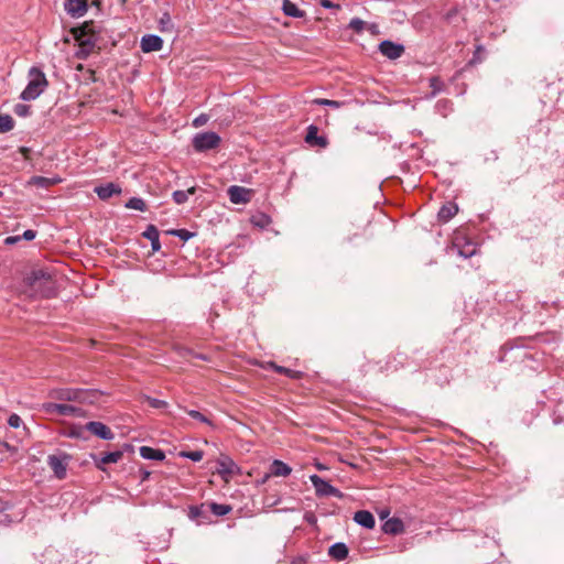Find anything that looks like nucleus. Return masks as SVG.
<instances>
[{"instance_id": "obj_51", "label": "nucleus", "mask_w": 564, "mask_h": 564, "mask_svg": "<svg viewBox=\"0 0 564 564\" xmlns=\"http://www.w3.org/2000/svg\"><path fill=\"white\" fill-rule=\"evenodd\" d=\"M19 151L26 158L30 152V149L25 148V147H21Z\"/></svg>"}, {"instance_id": "obj_13", "label": "nucleus", "mask_w": 564, "mask_h": 564, "mask_svg": "<svg viewBox=\"0 0 564 564\" xmlns=\"http://www.w3.org/2000/svg\"><path fill=\"white\" fill-rule=\"evenodd\" d=\"M76 402L94 404L100 399L101 392L96 389H76Z\"/></svg>"}, {"instance_id": "obj_11", "label": "nucleus", "mask_w": 564, "mask_h": 564, "mask_svg": "<svg viewBox=\"0 0 564 564\" xmlns=\"http://www.w3.org/2000/svg\"><path fill=\"white\" fill-rule=\"evenodd\" d=\"M64 7L65 11L73 18H80L88 10L87 0H66Z\"/></svg>"}, {"instance_id": "obj_43", "label": "nucleus", "mask_w": 564, "mask_h": 564, "mask_svg": "<svg viewBox=\"0 0 564 564\" xmlns=\"http://www.w3.org/2000/svg\"><path fill=\"white\" fill-rule=\"evenodd\" d=\"M314 102L321 106H328L333 108H339L343 105L340 101L330 99H315Z\"/></svg>"}, {"instance_id": "obj_22", "label": "nucleus", "mask_w": 564, "mask_h": 564, "mask_svg": "<svg viewBox=\"0 0 564 564\" xmlns=\"http://www.w3.org/2000/svg\"><path fill=\"white\" fill-rule=\"evenodd\" d=\"M143 237L151 241V247L153 251H159L161 248L160 243V234L154 225H149L143 232Z\"/></svg>"}, {"instance_id": "obj_4", "label": "nucleus", "mask_w": 564, "mask_h": 564, "mask_svg": "<svg viewBox=\"0 0 564 564\" xmlns=\"http://www.w3.org/2000/svg\"><path fill=\"white\" fill-rule=\"evenodd\" d=\"M310 480L315 489L316 496L318 497H336L339 499L344 497V494L339 489L332 486L327 480L316 474L311 475Z\"/></svg>"}, {"instance_id": "obj_31", "label": "nucleus", "mask_w": 564, "mask_h": 564, "mask_svg": "<svg viewBox=\"0 0 564 564\" xmlns=\"http://www.w3.org/2000/svg\"><path fill=\"white\" fill-rule=\"evenodd\" d=\"M14 128V120L10 115H0V133H6Z\"/></svg>"}, {"instance_id": "obj_35", "label": "nucleus", "mask_w": 564, "mask_h": 564, "mask_svg": "<svg viewBox=\"0 0 564 564\" xmlns=\"http://www.w3.org/2000/svg\"><path fill=\"white\" fill-rule=\"evenodd\" d=\"M178 455L181 457L188 458L193 462H200L203 459L204 453H203V451H191V452L182 451V452H180Z\"/></svg>"}, {"instance_id": "obj_5", "label": "nucleus", "mask_w": 564, "mask_h": 564, "mask_svg": "<svg viewBox=\"0 0 564 564\" xmlns=\"http://www.w3.org/2000/svg\"><path fill=\"white\" fill-rule=\"evenodd\" d=\"M76 41L78 42V51L76 52V57L79 59H86L96 46L95 36L88 34L86 32V28H84L79 31L78 34H76Z\"/></svg>"}, {"instance_id": "obj_54", "label": "nucleus", "mask_w": 564, "mask_h": 564, "mask_svg": "<svg viewBox=\"0 0 564 564\" xmlns=\"http://www.w3.org/2000/svg\"><path fill=\"white\" fill-rule=\"evenodd\" d=\"M389 512H384V513H381V518L386 517V514H388Z\"/></svg>"}, {"instance_id": "obj_26", "label": "nucleus", "mask_w": 564, "mask_h": 564, "mask_svg": "<svg viewBox=\"0 0 564 564\" xmlns=\"http://www.w3.org/2000/svg\"><path fill=\"white\" fill-rule=\"evenodd\" d=\"M458 212V207L456 204H453V203H449V204H446V205H443L441 207V209L438 210V219L441 221H448L449 219H452Z\"/></svg>"}, {"instance_id": "obj_3", "label": "nucleus", "mask_w": 564, "mask_h": 564, "mask_svg": "<svg viewBox=\"0 0 564 564\" xmlns=\"http://www.w3.org/2000/svg\"><path fill=\"white\" fill-rule=\"evenodd\" d=\"M220 140L216 132L207 131L195 134L192 143L196 152H205L218 148Z\"/></svg>"}, {"instance_id": "obj_24", "label": "nucleus", "mask_w": 564, "mask_h": 564, "mask_svg": "<svg viewBox=\"0 0 564 564\" xmlns=\"http://www.w3.org/2000/svg\"><path fill=\"white\" fill-rule=\"evenodd\" d=\"M282 11L285 15L291 17V18H303L305 15V12L303 10H301L291 0H283Z\"/></svg>"}, {"instance_id": "obj_37", "label": "nucleus", "mask_w": 564, "mask_h": 564, "mask_svg": "<svg viewBox=\"0 0 564 564\" xmlns=\"http://www.w3.org/2000/svg\"><path fill=\"white\" fill-rule=\"evenodd\" d=\"M186 413L194 420H197L202 423H205V424H208V425H213L212 421L206 416L204 415L203 413H200L199 411H196V410H186Z\"/></svg>"}, {"instance_id": "obj_44", "label": "nucleus", "mask_w": 564, "mask_h": 564, "mask_svg": "<svg viewBox=\"0 0 564 564\" xmlns=\"http://www.w3.org/2000/svg\"><path fill=\"white\" fill-rule=\"evenodd\" d=\"M148 403L153 409H163L167 406V402L164 400L148 398Z\"/></svg>"}, {"instance_id": "obj_41", "label": "nucleus", "mask_w": 564, "mask_h": 564, "mask_svg": "<svg viewBox=\"0 0 564 564\" xmlns=\"http://www.w3.org/2000/svg\"><path fill=\"white\" fill-rule=\"evenodd\" d=\"M349 28L357 32V33H360L364 29H365V21H362L361 19L359 18H354L350 20L349 22Z\"/></svg>"}, {"instance_id": "obj_25", "label": "nucleus", "mask_w": 564, "mask_h": 564, "mask_svg": "<svg viewBox=\"0 0 564 564\" xmlns=\"http://www.w3.org/2000/svg\"><path fill=\"white\" fill-rule=\"evenodd\" d=\"M140 455L144 459H152V460H163L165 458V454L161 449H155L149 446H142L140 447Z\"/></svg>"}, {"instance_id": "obj_30", "label": "nucleus", "mask_w": 564, "mask_h": 564, "mask_svg": "<svg viewBox=\"0 0 564 564\" xmlns=\"http://www.w3.org/2000/svg\"><path fill=\"white\" fill-rule=\"evenodd\" d=\"M209 509H210V511L215 516L223 517V516L228 514L231 511L232 508L229 505H221V503H217V502H210L209 503Z\"/></svg>"}, {"instance_id": "obj_9", "label": "nucleus", "mask_w": 564, "mask_h": 564, "mask_svg": "<svg viewBox=\"0 0 564 564\" xmlns=\"http://www.w3.org/2000/svg\"><path fill=\"white\" fill-rule=\"evenodd\" d=\"M86 430L105 441H110L115 437L112 431L106 424L99 421L88 422L86 424Z\"/></svg>"}, {"instance_id": "obj_53", "label": "nucleus", "mask_w": 564, "mask_h": 564, "mask_svg": "<svg viewBox=\"0 0 564 564\" xmlns=\"http://www.w3.org/2000/svg\"><path fill=\"white\" fill-rule=\"evenodd\" d=\"M317 468L318 469H324V467L321 464L317 465Z\"/></svg>"}, {"instance_id": "obj_48", "label": "nucleus", "mask_w": 564, "mask_h": 564, "mask_svg": "<svg viewBox=\"0 0 564 564\" xmlns=\"http://www.w3.org/2000/svg\"><path fill=\"white\" fill-rule=\"evenodd\" d=\"M35 237H36V231H34L32 229H28L23 232L21 238L30 241V240H33Z\"/></svg>"}, {"instance_id": "obj_29", "label": "nucleus", "mask_w": 564, "mask_h": 564, "mask_svg": "<svg viewBox=\"0 0 564 564\" xmlns=\"http://www.w3.org/2000/svg\"><path fill=\"white\" fill-rule=\"evenodd\" d=\"M196 188L193 186L188 188L187 191H175L173 193V200L177 204H184L187 202L188 196L195 194Z\"/></svg>"}, {"instance_id": "obj_15", "label": "nucleus", "mask_w": 564, "mask_h": 564, "mask_svg": "<svg viewBox=\"0 0 564 564\" xmlns=\"http://www.w3.org/2000/svg\"><path fill=\"white\" fill-rule=\"evenodd\" d=\"M354 521L366 529H373L376 525L373 514L367 510H359L355 512Z\"/></svg>"}, {"instance_id": "obj_32", "label": "nucleus", "mask_w": 564, "mask_h": 564, "mask_svg": "<svg viewBox=\"0 0 564 564\" xmlns=\"http://www.w3.org/2000/svg\"><path fill=\"white\" fill-rule=\"evenodd\" d=\"M177 352L182 357H192V358L200 359V360H204V361H208L209 360L208 356L203 355V354L194 352L192 349L186 348V347H177Z\"/></svg>"}, {"instance_id": "obj_46", "label": "nucleus", "mask_w": 564, "mask_h": 564, "mask_svg": "<svg viewBox=\"0 0 564 564\" xmlns=\"http://www.w3.org/2000/svg\"><path fill=\"white\" fill-rule=\"evenodd\" d=\"M8 424L13 429H18L21 426L22 420L18 414L13 413L9 416Z\"/></svg>"}, {"instance_id": "obj_7", "label": "nucleus", "mask_w": 564, "mask_h": 564, "mask_svg": "<svg viewBox=\"0 0 564 564\" xmlns=\"http://www.w3.org/2000/svg\"><path fill=\"white\" fill-rule=\"evenodd\" d=\"M216 471L225 481H228L234 474L239 471V468L230 457L223 456L217 460Z\"/></svg>"}, {"instance_id": "obj_34", "label": "nucleus", "mask_w": 564, "mask_h": 564, "mask_svg": "<svg viewBox=\"0 0 564 564\" xmlns=\"http://www.w3.org/2000/svg\"><path fill=\"white\" fill-rule=\"evenodd\" d=\"M272 367L275 370V372L283 373V375H285V376H288V377H290L292 379H297L301 376L300 371H295V370H292V369H289V368H285V367H282V366H278V365L272 364Z\"/></svg>"}, {"instance_id": "obj_8", "label": "nucleus", "mask_w": 564, "mask_h": 564, "mask_svg": "<svg viewBox=\"0 0 564 564\" xmlns=\"http://www.w3.org/2000/svg\"><path fill=\"white\" fill-rule=\"evenodd\" d=\"M379 51L383 56L390 59H397L403 54L404 46L392 41L384 40L379 44Z\"/></svg>"}, {"instance_id": "obj_50", "label": "nucleus", "mask_w": 564, "mask_h": 564, "mask_svg": "<svg viewBox=\"0 0 564 564\" xmlns=\"http://www.w3.org/2000/svg\"><path fill=\"white\" fill-rule=\"evenodd\" d=\"M21 236H10L4 239L6 245H13L18 241H20Z\"/></svg>"}, {"instance_id": "obj_49", "label": "nucleus", "mask_w": 564, "mask_h": 564, "mask_svg": "<svg viewBox=\"0 0 564 564\" xmlns=\"http://www.w3.org/2000/svg\"><path fill=\"white\" fill-rule=\"evenodd\" d=\"M319 3L323 8H326V9H333V8L339 9V6L333 3L330 0H321Z\"/></svg>"}, {"instance_id": "obj_20", "label": "nucleus", "mask_w": 564, "mask_h": 564, "mask_svg": "<svg viewBox=\"0 0 564 564\" xmlns=\"http://www.w3.org/2000/svg\"><path fill=\"white\" fill-rule=\"evenodd\" d=\"M292 468L280 459H274L270 466V474L275 477H288Z\"/></svg>"}, {"instance_id": "obj_12", "label": "nucleus", "mask_w": 564, "mask_h": 564, "mask_svg": "<svg viewBox=\"0 0 564 564\" xmlns=\"http://www.w3.org/2000/svg\"><path fill=\"white\" fill-rule=\"evenodd\" d=\"M140 45L144 53L156 52L163 47V40L159 35L148 34L141 39Z\"/></svg>"}, {"instance_id": "obj_10", "label": "nucleus", "mask_w": 564, "mask_h": 564, "mask_svg": "<svg viewBox=\"0 0 564 564\" xmlns=\"http://www.w3.org/2000/svg\"><path fill=\"white\" fill-rule=\"evenodd\" d=\"M305 142L311 147L326 148L328 140L325 135L318 134V127L310 124L306 130Z\"/></svg>"}, {"instance_id": "obj_18", "label": "nucleus", "mask_w": 564, "mask_h": 564, "mask_svg": "<svg viewBox=\"0 0 564 564\" xmlns=\"http://www.w3.org/2000/svg\"><path fill=\"white\" fill-rule=\"evenodd\" d=\"M452 250H456L460 257L467 259L476 254L477 246L471 241H467L463 246H460L459 242L456 240L452 247Z\"/></svg>"}, {"instance_id": "obj_52", "label": "nucleus", "mask_w": 564, "mask_h": 564, "mask_svg": "<svg viewBox=\"0 0 564 564\" xmlns=\"http://www.w3.org/2000/svg\"><path fill=\"white\" fill-rule=\"evenodd\" d=\"M292 564H304V560L302 557L294 558Z\"/></svg>"}, {"instance_id": "obj_1", "label": "nucleus", "mask_w": 564, "mask_h": 564, "mask_svg": "<svg viewBox=\"0 0 564 564\" xmlns=\"http://www.w3.org/2000/svg\"><path fill=\"white\" fill-rule=\"evenodd\" d=\"M25 285L29 288L28 294L32 297H52L55 295L54 281L51 275L43 270L32 271L25 279Z\"/></svg>"}, {"instance_id": "obj_40", "label": "nucleus", "mask_w": 564, "mask_h": 564, "mask_svg": "<svg viewBox=\"0 0 564 564\" xmlns=\"http://www.w3.org/2000/svg\"><path fill=\"white\" fill-rule=\"evenodd\" d=\"M59 409H61V403L47 402V403L43 404V411L50 415H54V414L58 415Z\"/></svg>"}, {"instance_id": "obj_23", "label": "nucleus", "mask_w": 564, "mask_h": 564, "mask_svg": "<svg viewBox=\"0 0 564 564\" xmlns=\"http://www.w3.org/2000/svg\"><path fill=\"white\" fill-rule=\"evenodd\" d=\"M348 552L347 545L341 542L333 544L328 550L329 556L336 561L345 560L348 556Z\"/></svg>"}, {"instance_id": "obj_33", "label": "nucleus", "mask_w": 564, "mask_h": 564, "mask_svg": "<svg viewBox=\"0 0 564 564\" xmlns=\"http://www.w3.org/2000/svg\"><path fill=\"white\" fill-rule=\"evenodd\" d=\"M127 208H130V209H135V210H140V212H144L147 210V204L145 202L140 198V197H132L130 198L126 205H124Z\"/></svg>"}, {"instance_id": "obj_39", "label": "nucleus", "mask_w": 564, "mask_h": 564, "mask_svg": "<svg viewBox=\"0 0 564 564\" xmlns=\"http://www.w3.org/2000/svg\"><path fill=\"white\" fill-rule=\"evenodd\" d=\"M204 505L200 506H191L188 510V517L192 520H198L204 516Z\"/></svg>"}, {"instance_id": "obj_6", "label": "nucleus", "mask_w": 564, "mask_h": 564, "mask_svg": "<svg viewBox=\"0 0 564 564\" xmlns=\"http://www.w3.org/2000/svg\"><path fill=\"white\" fill-rule=\"evenodd\" d=\"M68 459L69 456L67 454L50 455L47 457V465L57 479H64L66 477Z\"/></svg>"}, {"instance_id": "obj_36", "label": "nucleus", "mask_w": 564, "mask_h": 564, "mask_svg": "<svg viewBox=\"0 0 564 564\" xmlns=\"http://www.w3.org/2000/svg\"><path fill=\"white\" fill-rule=\"evenodd\" d=\"M167 234L178 237L184 241L189 240L195 235L194 232H191L187 229H172Z\"/></svg>"}, {"instance_id": "obj_14", "label": "nucleus", "mask_w": 564, "mask_h": 564, "mask_svg": "<svg viewBox=\"0 0 564 564\" xmlns=\"http://www.w3.org/2000/svg\"><path fill=\"white\" fill-rule=\"evenodd\" d=\"M230 202L234 204H246L250 199V192L240 186H230L228 189Z\"/></svg>"}, {"instance_id": "obj_45", "label": "nucleus", "mask_w": 564, "mask_h": 564, "mask_svg": "<svg viewBox=\"0 0 564 564\" xmlns=\"http://www.w3.org/2000/svg\"><path fill=\"white\" fill-rule=\"evenodd\" d=\"M171 17L167 12L163 13L160 19V30L165 31L171 26Z\"/></svg>"}, {"instance_id": "obj_28", "label": "nucleus", "mask_w": 564, "mask_h": 564, "mask_svg": "<svg viewBox=\"0 0 564 564\" xmlns=\"http://www.w3.org/2000/svg\"><path fill=\"white\" fill-rule=\"evenodd\" d=\"M58 182L59 180L57 178H48L44 176H33L31 180V184L42 188H47Z\"/></svg>"}, {"instance_id": "obj_21", "label": "nucleus", "mask_w": 564, "mask_h": 564, "mask_svg": "<svg viewBox=\"0 0 564 564\" xmlns=\"http://www.w3.org/2000/svg\"><path fill=\"white\" fill-rule=\"evenodd\" d=\"M123 456L121 451L109 452L100 455V458L96 460V466L99 469H104L102 465L118 463Z\"/></svg>"}, {"instance_id": "obj_47", "label": "nucleus", "mask_w": 564, "mask_h": 564, "mask_svg": "<svg viewBox=\"0 0 564 564\" xmlns=\"http://www.w3.org/2000/svg\"><path fill=\"white\" fill-rule=\"evenodd\" d=\"M208 118L206 115H200L196 119H194L193 124L195 127H199L202 124H205L207 122Z\"/></svg>"}, {"instance_id": "obj_17", "label": "nucleus", "mask_w": 564, "mask_h": 564, "mask_svg": "<svg viewBox=\"0 0 564 564\" xmlns=\"http://www.w3.org/2000/svg\"><path fill=\"white\" fill-rule=\"evenodd\" d=\"M382 531L387 534H400L404 532L403 521L399 518H390L382 524Z\"/></svg>"}, {"instance_id": "obj_2", "label": "nucleus", "mask_w": 564, "mask_h": 564, "mask_svg": "<svg viewBox=\"0 0 564 564\" xmlns=\"http://www.w3.org/2000/svg\"><path fill=\"white\" fill-rule=\"evenodd\" d=\"M29 77L30 80L20 95V98L24 101L36 99L48 85L45 74L37 67L30 68Z\"/></svg>"}, {"instance_id": "obj_55", "label": "nucleus", "mask_w": 564, "mask_h": 564, "mask_svg": "<svg viewBox=\"0 0 564 564\" xmlns=\"http://www.w3.org/2000/svg\"><path fill=\"white\" fill-rule=\"evenodd\" d=\"M3 510H4V508H3V507H0V512H2Z\"/></svg>"}, {"instance_id": "obj_19", "label": "nucleus", "mask_w": 564, "mask_h": 564, "mask_svg": "<svg viewBox=\"0 0 564 564\" xmlns=\"http://www.w3.org/2000/svg\"><path fill=\"white\" fill-rule=\"evenodd\" d=\"M52 399L59 401H73L76 402V389H54L50 392Z\"/></svg>"}, {"instance_id": "obj_27", "label": "nucleus", "mask_w": 564, "mask_h": 564, "mask_svg": "<svg viewBox=\"0 0 564 564\" xmlns=\"http://www.w3.org/2000/svg\"><path fill=\"white\" fill-rule=\"evenodd\" d=\"M83 414V410L78 406L70 404H62L59 409L61 416H80Z\"/></svg>"}, {"instance_id": "obj_38", "label": "nucleus", "mask_w": 564, "mask_h": 564, "mask_svg": "<svg viewBox=\"0 0 564 564\" xmlns=\"http://www.w3.org/2000/svg\"><path fill=\"white\" fill-rule=\"evenodd\" d=\"M13 112L19 117H28L31 113V107L25 104H17L13 108Z\"/></svg>"}, {"instance_id": "obj_16", "label": "nucleus", "mask_w": 564, "mask_h": 564, "mask_svg": "<svg viewBox=\"0 0 564 564\" xmlns=\"http://www.w3.org/2000/svg\"><path fill=\"white\" fill-rule=\"evenodd\" d=\"M95 193L97 194V196L105 200V199H108L110 198L111 196L116 195V194H120L121 193V187L117 184H113V183H107L105 185H100V186H97L95 188Z\"/></svg>"}, {"instance_id": "obj_42", "label": "nucleus", "mask_w": 564, "mask_h": 564, "mask_svg": "<svg viewBox=\"0 0 564 564\" xmlns=\"http://www.w3.org/2000/svg\"><path fill=\"white\" fill-rule=\"evenodd\" d=\"M430 87L433 89L432 96H435L443 89V82L438 77H432L430 79Z\"/></svg>"}]
</instances>
